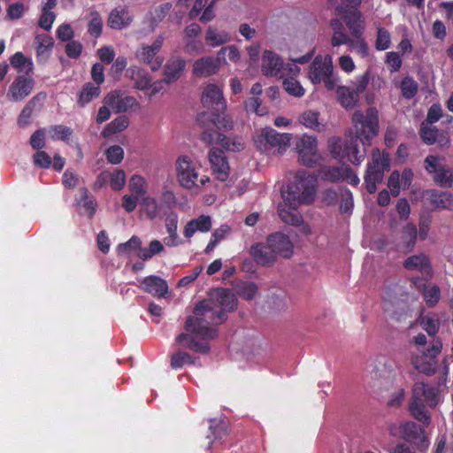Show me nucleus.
<instances>
[{"label": "nucleus", "instance_id": "nucleus-1", "mask_svg": "<svg viewBox=\"0 0 453 453\" xmlns=\"http://www.w3.org/2000/svg\"><path fill=\"white\" fill-rule=\"evenodd\" d=\"M352 122L356 135L345 142L341 137L328 139V150L335 159L346 158L354 165H359L366 157V147L379 133V115H353Z\"/></svg>", "mask_w": 453, "mask_h": 453}, {"label": "nucleus", "instance_id": "nucleus-2", "mask_svg": "<svg viewBox=\"0 0 453 453\" xmlns=\"http://www.w3.org/2000/svg\"><path fill=\"white\" fill-rule=\"evenodd\" d=\"M317 176L300 170L295 176V181L281 188L284 204L278 206V214L283 222L292 226H300L303 217L297 208L302 203H311L317 191Z\"/></svg>", "mask_w": 453, "mask_h": 453}, {"label": "nucleus", "instance_id": "nucleus-3", "mask_svg": "<svg viewBox=\"0 0 453 453\" xmlns=\"http://www.w3.org/2000/svg\"><path fill=\"white\" fill-rule=\"evenodd\" d=\"M194 316H188L185 329L203 340H212L218 336V330L211 325H219L226 320L224 311H218L212 300H203L194 308Z\"/></svg>", "mask_w": 453, "mask_h": 453}, {"label": "nucleus", "instance_id": "nucleus-4", "mask_svg": "<svg viewBox=\"0 0 453 453\" xmlns=\"http://www.w3.org/2000/svg\"><path fill=\"white\" fill-rule=\"evenodd\" d=\"M198 122L208 121V125L202 133V140L207 143L218 142L226 150L241 151L244 143L239 138L231 139L223 134L231 130L234 122L231 115H198Z\"/></svg>", "mask_w": 453, "mask_h": 453}, {"label": "nucleus", "instance_id": "nucleus-5", "mask_svg": "<svg viewBox=\"0 0 453 453\" xmlns=\"http://www.w3.org/2000/svg\"><path fill=\"white\" fill-rule=\"evenodd\" d=\"M411 392L409 403L410 413L413 418L426 427L431 423V415L426 406L436 407L440 401V390L435 386L418 381L414 383Z\"/></svg>", "mask_w": 453, "mask_h": 453}, {"label": "nucleus", "instance_id": "nucleus-6", "mask_svg": "<svg viewBox=\"0 0 453 453\" xmlns=\"http://www.w3.org/2000/svg\"><path fill=\"white\" fill-rule=\"evenodd\" d=\"M414 344L420 355L412 354L411 362L413 367L419 372L432 376L437 370V357L442 350V342L440 338H434L431 344L426 348L427 338L423 333L415 335L410 342Z\"/></svg>", "mask_w": 453, "mask_h": 453}, {"label": "nucleus", "instance_id": "nucleus-7", "mask_svg": "<svg viewBox=\"0 0 453 453\" xmlns=\"http://www.w3.org/2000/svg\"><path fill=\"white\" fill-rule=\"evenodd\" d=\"M176 176L180 186L188 190L195 189L200 192L203 186L210 182L208 176H202L199 179L198 172L195 164L188 156H180L175 162Z\"/></svg>", "mask_w": 453, "mask_h": 453}, {"label": "nucleus", "instance_id": "nucleus-8", "mask_svg": "<svg viewBox=\"0 0 453 453\" xmlns=\"http://www.w3.org/2000/svg\"><path fill=\"white\" fill-rule=\"evenodd\" d=\"M390 170L389 154L381 153L378 148L372 150V162L367 164L364 180L365 188L369 194H373L377 190V184L380 183L384 178V173Z\"/></svg>", "mask_w": 453, "mask_h": 453}, {"label": "nucleus", "instance_id": "nucleus-9", "mask_svg": "<svg viewBox=\"0 0 453 453\" xmlns=\"http://www.w3.org/2000/svg\"><path fill=\"white\" fill-rule=\"evenodd\" d=\"M399 431L401 438L412 445L419 451L426 450L430 441L424 427H421L414 421L409 420L400 423L398 426L392 425L389 427V433L392 436H396L395 430Z\"/></svg>", "mask_w": 453, "mask_h": 453}, {"label": "nucleus", "instance_id": "nucleus-10", "mask_svg": "<svg viewBox=\"0 0 453 453\" xmlns=\"http://www.w3.org/2000/svg\"><path fill=\"white\" fill-rule=\"evenodd\" d=\"M308 79L314 85L323 83L327 90L334 89L337 78L334 75L331 58L315 57L308 68Z\"/></svg>", "mask_w": 453, "mask_h": 453}, {"label": "nucleus", "instance_id": "nucleus-11", "mask_svg": "<svg viewBox=\"0 0 453 453\" xmlns=\"http://www.w3.org/2000/svg\"><path fill=\"white\" fill-rule=\"evenodd\" d=\"M289 142V134H280L272 127L263 129L254 140L256 148L265 154H282Z\"/></svg>", "mask_w": 453, "mask_h": 453}, {"label": "nucleus", "instance_id": "nucleus-12", "mask_svg": "<svg viewBox=\"0 0 453 453\" xmlns=\"http://www.w3.org/2000/svg\"><path fill=\"white\" fill-rule=\"evenodd\" d=\"M138 101L125 92L119 90L111 91L104 98V105L99 108L97 113H127L139 110Z\"/></svg>", "mask_w": 453, "mask_h": 453}, {"label": "nucleus", "instance_id": "nucleus-13", "mask_svg": "<svg viewBox=\"0 0 453 453\" xmlns=\"http://www.w3.org/2000/svg\"><path fill=\"white\" fill-rule=\"evenodd\" d=\"M296 150L299 163L306 167L313 168L323 159L318 151V141L314 136L303 135L296 142Z\"/></svg>", "mask_w": 453, "mask_h": 453}, {"label": "nucleus", "instance_id": "nucleus-14", "mask_svg": "<svg viewBox=\"0 0 453 453\" xmlns=\"http://www.w3.org/2000/svg\"><path fill=\"white\" fill-rule=\"evenodd\" d=\"M383 310L396 322H404L407 318L411 317L408 302L395 295L390 288H387L383 296Z\"/></svg>", "mask_w": 453, "mask_h": 453}, {"label": "nucleus", "instance_id": "nucleus-15", "mask_svg": "<svg viewBox=\"0 0 453 453\" xmlns=\"http://www.w3.org/2000/svg\"><path fill=\"white\" fill-rule=\"evenodd\" d=\"M424 168L433 175L434 183L441 188H450L453 184V173L447 165L441 164V157L428 155L424 160Z\"/></svg>", "mask_w": 453, "mask_h": 453}, {"label": "nucleus", "instance_id": "nucleus-16", "mask_svg": "<svg viewBox=\"0 0 453 453\" xmlns=\"http://www.w3.org/2000/svg\"><path fill=\"white\" fill-rule=\"evenodd\" d=\"M165 38L159 35L150 46H142L137 50L135 57L139 62L150 65L152 71H157L163 64L164 58L157 56L163 46Z\"/></svg>", "mask_w": 453, "mask_h": 453}, {"label": "nucleus", "instance_id": "nucleus-17", "mask_svg": "<svg viewBox=\"0 0 453 453\" xmlns=\"http://www.w3.org/2000/svg\"><path fill=\"white\" fill-rule=\"evenodd\" d=\"M201 101L203 105L211 111V113H225L226 110V102L223 92L216 84H209L204 88Z\"/></svg>", "mask_w": 453, "mask_h": 453}, {"label": "nucleus", "instance_id": "nucleus-18", "mask_svg": "<svg viewBox=\"0 0 453 453\" xmlns=\"http://www.w3.org/2000/svg\"><path fill=\"white\" fill-rule=\"evenodd\" d=\"M186 66V62L182 58H172L168 59L164 69V79L154 83L153 93H157L163 83L170 84L177 81L182 74Z\"/></svg>", "mask_w": 453, "mask_h": 453}, {"label": "nucleus", "instance_id": "nucleus-19", "mask_svg": "<svg viewBox=\"0 0 453 453\" xmlns=\"http://www.w3.org/2000/svg\"><path fill=\"white\" fill-rule=\"evenodd\" d=\"M208 157L215 177L220 181H226L229 177L230 166L225 152L220 149L212 148Z\"/></svg>", "mask_w": 453, "mask_h": 453}, {"label": "nucleus", "instance_id": "nucleus-20", "mask_svg": "<svg viewBox=\"0 0 453 453\" xmlns=\"http://www.w3.org/2000/svg\"><path fill=\"white\" fill-rule=\"evenodd\" d=\"M34 85L32 74L19 75L10 85L7 96L12 101H20L31 93Z\"/></svg>", "mask_w": 453, "mask_h": 453}, {"label": "nucleus", "instance_id": "nucleus-21", "mask_svg": "<svg viewBox=\"0 0 453 453\" xmlns=\"http://www.w3.org/2000/svg\"><path fill=\"white\" fill-rule=\"evenodd\" d=\"M267 243L277 257L278 256L283 258H289L293 255V243L289 237L280 232L271 234L267 236Z\"/></svg>", "mask_w": 453, "mask_h": 453}, {"label": "nucleus", "instance_id": "nucleus-22", "mask_svg": "<svg viewBox=\"0 0 453 453\" xmlns=\"http://www.w3.org/2000/svg\"><path fill=\"white\" fill-rule=\"evenodd\" d=\"M262 73L265 76L284 77V62L272 50H265L262 57Z\"/></svg>", "mask_w": 453, "mask_h": 453}, {"label": "nucleus", "instance_id": "nucleus-23", "mask_svg": "<svg viewBox=\"0 0 453 453\" xmlns=\"http://www.w3.org/2000/svg\"><path fill=\"white\" fill-rule=\"evenodd\" d=\"M134 15L126 5H120L111 11L107 25L112 29L122 30L131 25Z\"/></svg>", "mask_w": 453, "mask_h": 453}, {"label": "nucleus", "instance_id": "nucleus-24", "mask_svg": "<svg viewBox=\"0 0 453 453\" xmlns=\"http://www.w3.org/2000/svg\"><path fill=\"white\" fill-rule=\"evenodd\" d=\"M212 300L218 311H224L225 315L237 308L238 301L236 296L229 289L219 288L214 291Z\"/></svg>", "mask_w": 453, "mask_h": 453}, {"label": "nucleus", "instance_id": "nucleus-25", "mask_svg": "<svg viewBox=\"0 0 453 453\" xmlns=\"http://www.w3.org/2000/svg\"><path fill=\"white\" fill-rule=\"evenodd\" d=\"M250 255L261 266H271L277 260L270 247V243H267V242L265 243L257 242L253 244L250 249Z\"/></svg>", "mask_w": 453, "mask_h": 453}, {"label": "nucleus", "instance_id": "nucleus-26", "mask_svg": "<svg viewBox=\"0 0 453 453\" xmlns=\"http://www.w3.org/2000/svg\"><path fill=\"white\" fill-rule=\"evenodd\" d=\"M139 288L142 291L158 298L165 297L169 289L166 280L156 275L145 277Z\"/></svg>", "mask_w": 453, "mask_h": 453}, {"label": "nucleus", "instance_id": "nucleus-27", "mask_svg": "<svg viewBox=\"0 0 453 453\" xmlns=\"http://www.w3.org/2000/svg\"><path fill=\"white\" fill-rule=\"evenodd\" d=\"M422 198L426 199L435 210L450 209L453 205L452 195L437 189L423 190Z\"/></svg>", "mask_w": 453, "mask_h": 453}, {"label": "nucleus", "instance_id": "nucleus-28", "mask_svg": "<svg viewBox=\"0 0 453 453\" xmlns=\"http://www.w3.org/2000/svg\"><path fill=\"white\" fill-rule=\"evenodd\" d=\"M220 67V59L214 57H203L193 65V73L198 77H208L215 74Z\"/></svg>", "mask_w": 453, "mask_h": 453}, {"label": "nucleus", "instance_id": "nucleus-29", "mask_svg": "<svg viewBox=\"0 0 453 453\" xmlns=\"http://www.w3.org/2000/svg\"><path fill=\"white\" fill-rule=\"evenodd\" d=\"M443 115H427L420 126V138L426 145H434L438 140L439 129L432 125L439 121Z\"/></svg>", "mask_w": 453, "mask_h": 453}, {"label": "nucleus", "instance_id": "nucleus-30", "mask_svg": "<svg viewBox=\"0 0 453 453\" xmlns=\"http://www.w3.org/2000/svg\"><path fill=\"white\" fill-rule=\"evenodd\" d=\"M403 266L409 271L417 270L429 277L433 275L430 259L428 256L424 253L409 257L404 260Z\"/></svg>", "mask_w": 453, "mask_h": 453}, {"label": "nucleus", "instance_id": "nucleus-31", "mask_svg": "<svg viewBox=\"0 0 453 453\" xmlns=\"http://www.w3.org/2000/svg\"><path fill=\"white\" fill-rule=\"evenodd\" d=\"M211 228V217L208 215H200L198 218L189 220L185 227L183 234L185 237H192L196 232L205 233Z\"/></svg>", "mask_w": 453, "mask_h": 453}, {"label": "nucleus", "instance_id": "nucleus-32", "mask_svg": "<svg viewBox=\"0 0 453 453\" xmlns=\"http://www.w3.org/2000/svg\"><path fill=\"white\" fill-rule=\"evenodd\" d=\"M194 334H185L181 333L176 337V342L184 348H187L190 350H193L196 353L200 354H207L210 352L211 347L208 342H198L194 335Z\"/></svg>", "mask_w": 453, "mask_h": 453}, {"label": "nucleus", "instance_id": "nucleus-33", "mask_svg": "<svg viewBox=\"0 0 453 453\" xmlns=\"http://www.w3.org/2000/svg\"><path fill=\"white\" fill-rule=\"evenodd\" d=\"M361 12L358 10L347 12L343 16L347 27L355 38L363 36L365 31L361 22Z\"/></svg>", "mask_w": 453, "mask_h": 453}, {"label": "nucleus", "instance_id": "nucleus-34", "mask_svg": "<svg viewBox=\"0 0 453 453\" xmlns=\"http://www.w3.org/2000/svg\"><path fill=\"white\" fill-rule=\"evenodd\" d=\"M336 93L340 104L346 109H351L356 106L360 97L357 92L349 86L338 87Z\"/></svg>", "mask_w": 453, "mask_h": 453}, {"label": "nucleus", "instance_id": "nucleus-35", "mask_svg": "<svg viewBox=\"0 0 453 453\" xmlns=\"http://www.w3.org/2000/svg\"><path fill=\"white\" fill-rule=\"evenodd\" d=\"M319 115H299V122L308 128H311L317 132H324L334 127L333 123L325 121L324 119H319Z\"/></svg>", "mask_w": 453, "mask_h": 453}, {"label": "nucleus", "instance_id": "nucleus-36", "mask_svg": "<svg viewBox=\"0 0 453 453\" xmlns=\"http://www.w3.org/2000/svg\"><path fill=\"white\" fill-rule=\"evenodd\" d=\"M231 36L225 30L209 27L205 34L206 43L211 47H218L230 42Z\"/></svg>", "mask_w": 453, "mask_h": 453}, {"label": "nucleus", "instance_id": "nucleus-37", "mask_svg": "<svg viewBox=\"0 0 453 453\" xmlns=\"http://www.w3.org/2000/svg\"><path fill=\"white\" fill-rule=\"evenodd\" d=\"M10 63L12 67L17 69L19 73H23L22 75L32 74L34 70V65L30 58L25 57V55L18 51L10 58Z\"/></svg>", "mask_w": 453, "mask_h": 453}, {"label": "nucleus", "instance_id": "nucleus-38", "mask_svg": "<svg viewBox=\"0 0 453 453\" xmlns=\"http://www.w3.org/2000/svg\"><path fill=\"white\" fill-rule=\"evenodd\" d=\"M80 193L81 197L76 200L77 205L84 210L89 219H92L96 213V202L88 188H81Z\"/></svg>", "mask_w": 453, "mask_h": 453}, {"label": "nucleus", "instance_id": "nucleus-39", "mask_svg": "<svg viewBox=\"0 0 453 453\" xmlns=\"http://www.w3.org/2000/svg\"><path fill=\"white\" fill-rule=\"evenodd\" d=\"M173 5L171 3H165L157 6L148 13L149 23L152 31L161 21H163V19L169 13Z\"/></svg>", "mask_w": 453, "mask_h": 453}, {"label": "nucleus", "instance_id": "nucleus-40", "mask_svg": "<svg viewBox=\"0 0 453 453\" xmlns=\"http://www.w3.org/2000/svg\"><path fill=\"white\" fill-rule=\"evenodd\" d=\"M342 166H329L323 165L320 166L318 170V177L321 180L329 181V182H338L342 179Z\"/></svg>", "mask_w": 453, "mask_h": 453}, {"label": "nucleus", "instance_id": "nucleus-41", "mask_svg": "<svg viewBox=\"0 0 453 453\" xmlns=\"http://www.w3.org/2000/svg\"><path fill=\"white\" fill-rule=\"evenodd\" d=\"M227 423L224 420H217V419H211L210 420V430L211 434L213 436V440L210 441L208 442V449H211V444L216 441H222L224 440L227 434Z\"/></svg>", "mask_w": 453, "mask_h": 453}, {"label": "nucleus", "instance_id": "nucleus-42", "mask_svg": "<svg viewBox=\"0 0 453 453\" xmlns=\"http://www.w3.org/2000/svg\"><path fill=\"white\" fill-rule=\"evenodd\" d=\"M129 124V119L127 115H118V117L109 123L102 131L104 137H110L111 135L125 130Z\"/></svg>", "mask_w": 453, "mask_h": 453}, {"label": "nucleus", "instance_id": "nucleus-43", "mask_svg": "<svg viewBox=\"0 0 453 453\" xmlns=\"http://www.w3.org/2000/svg\"><path fill=\"white\" fill-rule=\"evenodd\" d=\"M100 93V86L91 82H87L83 85L80 92L78 103L81 105H85L91 102L94 98L98 97Z\"/></svg>", "mask_w": 453, "mask_h": 453}, {"label": "nucleus", "instance_id": "nucleus-44", "mask_svg": "<svg viewBox=\"0 0 453 453\" xmlns=\"http://www.w3.org/2000/svg\"><path fill=\"white\" fill-rule=\"evenodd\" d=\"M236 294L247 300H252L258 292V288L256 283L252 281H241L234 287Z\"/></svg>", "mask_w": 453, "mask_h": 453}, {"label": "nucleus", "instance_id": "nucleus-45", "mask_svg": "<svg viewBox=\"0 0 453 453\" xmlns=\"http://www.w3.org/2000/svg\"><path fill=\"white\" fill-rule=\"evenodd\" d=\"M419 324L421 327L431 337L437 334L440 328V320L436 314L426 315L420 318Z\"/></svg>", "mask_w": 453, "mask_h": 453}, {"label": "nucleus", "instance_id": "nucleus-46", "mask_svg": "<svg viewBox=\"0 0 453 453\" xmlns=\"http://www.w3.org/2000/svg\"><path fill=\"white\" fill-rule=\"evenodd\" d=\"M282 80L283 88L288 95L295 97H302L304 95L305 89L296 78L286 77Z\"/></svg>", "mask_w": 453, "mask_h": 453}, {"label": "nucleus", "instance_id": "nucleus-47", "mask_svg": "<svg viewBox=\"0 0 453 453\" xmlns=\"http://www.w3.org/2000/svg\"><path fill=\"white\" fill-rule=\"evenodd\" d=\"M417 227L413 223H408L403 229L402 241L403 247L411 250L417 242Z\"/></svg>", "mask_w": 453, "mask_h": 453}, {"label": "nucleus", "instance_id": "nucleus-48", "mask_svg": "<svg viewBox=\"0 0 453 453\" xmlns=\"http://www.w3.org/2000/svg\"><path fill=\"white\" fill-rule=\"evenodd\" d=\"M47 95L44 92L36 94L32 99L27 104L22 110L21 113H37L42 111L43 105L46 102Z\"/></svg>", "mask_w": 453, "mask_h": 453}, {"label": "nucleus", "instance_id": "nucleus-49", "mask_svg": "<svg viewBox=\"0 0 453 453\" xmlns=\"http://www.w3.org/2000/svg\"><path fill=\"white\" fill-rule=\"evenodd\" d=\"M35 42L37 43V57L41 58L42 56H46V58H48L50 51L54 45L53 38L47 35H37L35 37Z\"/></svg>", "mask_w": 453, "mask_h": 453}, {"label": "nucleus", "instance_id": "nucleus-50", "mask_svg": "<svg viewBox=\"0 0 453 453\" xmlns=\"http://www.w3.org/2000/svg\"><path fill=\"white\" fill-rule=\"evenodd\" d=\"M195 358L187 352L179 350L171 357V367L174 370L182 368L185 365H193Z\"/></svg>", "mask_w": 453, "mask_h": 453}, {"label": "nucleus", "instance_id": "nucleus-51", "mask_svg": "<svg viewBox=\"0 0 453 453\" xmlns=\"http://www.w3.org/2000/svg\"><path fill=\"white\" fill-rule=\"evenodd\" d=\"M418 85L411 77H404L400 83L402 95L406 99L413 98L418 93Z\"/></svg>", "mask_w": 453, "mask_h": 453}, {"label": "nucleus", "instance_id": "nucleus-52", "mask_svg": "<svg viewBox=\"0 0 453 453\" xmlns=\"http://www.w3.org/2000/svg\"><path fill=\"white\" fill-rule=\"evenodd\" d=\"M165 250V247L160 241L153 240L150 242L148 248H142L138 252V257L142 260L150 259L153 256Z\"/></svg>", "mask_w": 453, "mask_h": 453}, {"label": "nucleus", "instance_id": "nucleus-53", "mask_svg": "<svg viewBox=\"0 0 453 453\" xmlns=\"http://www.w3.org/2000/svg\"><path fill=\"white\" fill-rule=\"evenodd\" d=\"M91 19L88 24V33L95 37L98 38L102 35L103 33V19L98 12L93 11L90 13Z\"/></svg>", "mask_w": 453, "mask_h": 453}, {"label": "nucleus", "instance_id": "nucleus-54", "mask_svg": "<svg viewBox=\"0 0 453 453\" xmlns=\"http://www.w3.org/2000/svg\"><path fill=\"white\" fill-rule=\"evenodd\" d=\"M129 190L133 196L138 198L143 197L147 192L144 178L140 175H133L129 180Z\"/></svg>", "mask_w": 453, "mask_h": 453}, {"label": "nucleus", "instance_id": "nucleus-55", "mask_svg": "<svg viewBox=\"0 0 453 453\" xmlns=\"http://www.w3.org/2000/svg\"><path fill=\"white\" fill-rule=\"evenodd\" d=\"M142 204L144 206L145 213L150 219H156L159 214V204L156 198L152 196H143Z\"/></svg>", "mask_w": 453, "mask_h": 453}, {"label": "nucleus", "instance_id": "nucleus-56", "mask_svg": "<svg viewBox=\"0 0 453 453\" xmlns=\"http://www.w3.org/2000/svg\"><path fill=\"white\" fill-rule=\"evenodd\" d=\"M424 299L428 307H434L441 298V289L438 286L433 285L425 288Z\"/></svg>", "mask_w": 453, "mask_h": 453}, {"label": "nucleus", "instance_id": "nucleus-57", "mask_svg": "<svg viewBox=\"0 0 453 453\" xmlns=\"http://www.w3.org/2000/svg\"><path fill=\"white\" fill-rule=\"evenodd\" d=\"M391 38L389 32L384 27H379L375 41V47L378 50H385L390 47Z\"/></svg>", "mask_w": 453, "mask_h": 453}, {"label": "nucleus", "instance_id": "nucleus-58", "mask_svg": "<svg viewBox=\"0 0 453 453\" xmlns=\"http://www.w3.org/2000/svg\"><path fill=\"white\" fill-rule=\"evenodd\" d=\"M105 156L109 163L118 165L124 158V150L119 145H112L105 150Z\"/></svg>", "mask_w": 453, "mask_h": 453}, {"label": "nucleus", "instance_id": "nucleus-59", "mask_svg": "<svg viewBox=\"0 0 453 453\" xmlns=\"http://www.w3.org/2000/svg\"><path fill=\"white\" fill-rule=\"evenodd\" d=\"M111 188L113 190H120L126 184V173L123 170L117 169L111 173L109 179Z\"/></svg>", "mask_w": 453, "mask_h": 453}, {"label": "nucleus", "instance_id": "nucleus-60", "mask_svg": "<svg viewBox=\"0 0 453 453\" xmlns=\"http://www.w3.org/2000/svg\"><path fill=\"white\" fill-rule=\"evenodd\" d=\"M73 130L65 126L58 125L50 129V136L53 140L67 141L72 134Z\"/></svg>", "mask_w": 453, "mask_h": 453}, {"label": "nucleus", "instance_id": "nucleus-61", "mask_svg": "<svg viewBox=\"0 0 453 453\" xmlns=\"http://www.w3.org/2000/svg\"><path fill=\"white\" fill-rule=\"evenodd\" d=\"M388 187L390 190V194L393 196L395 197L400 194L402 183L400 180V173L398 171L395 170L391 173L388 180Z\"/></svg>", "mask_w": 453, "mask_h": 453}, {"label": "nucleus", "instance_id": "nucleus-62", "mask_svg": "<svg viewBox=\"0 0 453 453\" xmlns=\"http://www.w3.org/2000/svg\"><path fill=\"white\" fill-rule=\"evenodd\" d=\"M354 206L353 196L349 189H344L342 193L340 204L341 213H350Z\"/></svg>", "mask_w": 453, "mask_h": 453}, {"label": "nucleus", "instance_id": "nucleus-63", "mask_svg": "<svg viewBox=\"0 0 453 453\" xmlns=\"http://www.w3.org/2000/svg\"><path fill=\"white\" fill-rule=\"evenodd\" d=\"M371 77H370V71H365L362 75L357 78L356 82L351 87L355 92L360 96L362 93L365 91L367 88V86L370 82Z\"/></svg>", "mask_w": 453, "mask_h": 453}, {"label": "nucleus", "instance_id": "nucleus-64", "mask_svg": "<svg viewBox=\"0 0 453 453\" xmlns=\"http://www.w3.org/2000/svg\"><path fill=\"white\" fill-rule=\"evenodd\" d=\"M349 46L354 49L361 58L368 56V44L362 36L360 38L351 39Z\"/></svg>", "mask_w": 453, "mask_h": 453}]
</instances>
